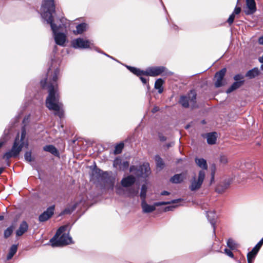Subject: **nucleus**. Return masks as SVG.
Masks as SVG:
<instances>
[{"label": "nucleus", "instance_id": "nucleus-44", "mask_svg": "<svg viewBox=\"0 0 263 263\" xmlns=\"http://www.w3.org/2000/svg\"><path fill=\"white\" fill-rule=\"evenodd\" d=\"M224 253L229 257H233V254L231 250H230L228 249H225Z\"/></svg>", "mask_w": 263, "mask_h": 263}, {"label": "nucleus", "instance_id": "nucleus-51", "mask_svg": "<svg viewBox=\"0 0 263 263\" xmlns=\"http://www.w3.org/2000/svg\"><path fill=\"white\" fill-rule=\"evenodd\" d=\"M258 42L260 44L263 45V36L259 38Z\"/></svg>", "mask_w": 263, "mask_h": 263}, {"label": "nucleus", "instance_id": "nucleus-60", "mask_svg": "<svg viewBox=\"0 0 263 263\" xmlns=\"http://www.w3.org/2000/svg\"><path fill=\"white\" fill-rule=\"evenodd\" d=\"M171 146V144H168V145H167V146H168V147Z\"/></svg>", "mask_w": 263, "mask_h": 263}, {"label": "nucleus", "instance_id": "nucleus-20", "mask_svg": "<svg viewBox=\"0 0 263 263\" xmlns=\"http://www.w3.org/2000/svg\"><path fill=\"white\" fill-rule=\"evenodd\" d=\"M184 178V174H176L171 178V181L174 183H179L183 181Z\"/></svg>", "mask_w": 263, "mask_h": 263}, {"label": "nucleus", "instance_id": "nucleus-39", "mask_svg": "<svg viewBox=\"0 0 263 263\" xmlns=\"http://www.w3.org/2000/svg\"><path fill=\"white\" fill-rule=\"evenodd\" d=\"M219 161L222 164H226L228 162V158L224 155H221L219 158Z\"/></svg>", "mask_w": 263, "mask_h": 263}, {"label": "nucleus", "instance_id": "nucleus-47", "mask_svg": "<svg viewBox=\"0 0 263 263\" xmlns=\"http://www.w3.org/2000/svg\"><path fill=\"white\" fill-rule=\"evenodd\" d=\"M140 77V80H141V81L143 82V83L144 84H146V82H147V79L145 78H143L142 77V76H139Z\"/></svg>", "mask_w": 263, "mask_h": 263}, {"label": "nucleus", "instance_id": "nucleus-22", "mask_svg": "<svg viewBox=\"0 0 263 263\" xmlns=\"http://www.w3.org/2000/svg\"><path fill=\"white\" fill-rule=\"evenodd\" d=\"M260 71L258 68H254L250 70L246 74V76L250 79H252L259 74Z\"/></svg>", "mask_w": 263, "mask_h": 263}, {"label": "nucleus", "instance_id": "nucleus-9", "mask_svg": "<svg viewBox=\"0 0 263 263\" xmlns=\"http://www.w3.org/2000/svg\"><path fill=\"white\" fill-rule=\"evenodd\" d=\"M136 170V167L135 166H132L130 167V172L134 173L135 175L138 176L142 177H146L150 174V167L148 163H144L140 166L139 170Z\"/></svg>", "mask_w": 263, "mask_h": 263}, {"label": "nucleus", "instance_id": "nucleus-27", "mask_svg": "<svg viewBox=\"0 0 263 263\" xmlns=\"http://www.w3.org/2000/svg\"><path fill=\"white\" fill-rule=\"evenodd\" d=\"M216 133H212L207 135V142L209 144H214L215 143L216 141Z\"/></svg>", "mask_w": 263, "mask_h": 263}, {"label": "nucleus", "instance_id": "nucleus-23", "mask_svg": "<svg viewBox=\"0 0 263 263\" xmlns=\"http://www.w3.org/2000/svg\"><path fill=\"white\" fill-rule=\"evenodd\" d=\"M87 28V24L85 23H81L76 27V30L73 31L75 34H82Z\"/></svg>", "mask_w": 263, "mask_h": 263}, {"label": "nucleus", "instance_id": "nucleus-38", "mask_svg": "<svg viewBox=\"0 0 263 263\" xmlns=\"http://www.w3.org/2000/svg\"><path fill=\"white\" fill-rule=\"evenodd\" d=\"M122 160L120 158H116L114 161V166L116 167H119L121 165Z\"/></svg>", "mask_w": 263, "mask_h": 263}, {"label": "nucleus", "instance_id": "nucleus-3", "mask_svg": "<svg viewBox=\"0 0 263 263\" xmlns=\"http://www.w3.org/2000/svg\"><path fill=\"white\" fill-rule=\"evenodd\" d=\"M41 15L47 23L50 25L51 28L54 31L55 26L53 23V13L55 12L54 0H43L41 9Z\"/></svg>", "mask_w": 263, "mask_h": 263}, {"label": "nucleus", "instance_id": "nucleus-8", "mask_svg": "<svg viewBox=\"0 0 263 263\" xmlns=\"http://www.w3.org/2000/svg\"><path fill=\"white\" fill-rule=\"evenodd\" d=\"M164 75H171L172 73L171 71L166 70V68L163 66L154 67L147 68L145 71V76H148L151 77H156L162 73Z\"/></svg>", "mask_w": 263, "mask_h": 263}, {"label": "nucleus", "instance_id": "nucleus-31", "mask_svg": "<svg viewBox=\"0 0 263 263\" xmlns=\"http://www.w3.org/2000/svg\"><path fill=\"white\" fill-rule=\"evenodd\" d=\"M240 86V83L239 82H235L232 85V86L229 89H228V90H227V92L228 93H230L233 90H235L236 89L239 88Z\"/></svg>", "mask_w": 263, "mask_h": 263}, {"label": "nucleus", "instance_id": "nucleus-32", "mask_svg": "<svg viewBox=\"0 0 263 263\" xmlns=\"http://www.w3.org/2000/svg\"><path fill=\"white\" fill-rule=\"evenodd\" d=\"M146 192H147V187H146V185H143L142 186L141 190V193H140V197L142 199V201L143 200L145 199Z\"/></svg>", "mask_w": 263, "mask_h": 263}, {"label": "nucleus", "instance_id": "nucleus-36", "mask_svg": "<svg viewBox=\"0 0 263 263\" xmlns=\"http://www.w3.org/2000/svg\"><path fill=\"white\" fill-rule=\"evenodd\" d=\"M8 133H6V131H5L4 136L0 139V148L8 140V138H7Z\"/></svg>", "mask_w": 263, "mask_h": 263}, {"label": "nucleus", "instance_id": "nucleus-33", "mask_svg": "<svg viewBox=\"0 0 263 263\" xmlns=\"http://www.w3.org/2000/svg\"><path fill=\"white\" fill-rule=\"evenodd\" d=\"M227 246L231 249H235L237 248V245L232 239H229L227 241Z\"/></svg>", "mask_w": 263, "mask_h": 263}, {"label": "nucleus", "instance_id": "nucleus-17", "mask_svg": "<svg viewBox=\"0 0 263 263\" xmlns=\"http://www.w3.org/2000/svg\"><path fill=\"white\" fill-rule=\"evenodd\" d=\"M28 228V226L26 222L23 221L20 226L16 232V234L17 236H22L25 232H26Z\"/></svg>", "mask_w": 263, "mask_h": 263}, {"label": "nucleus", "instance_id": "nucleus-26", "mask_svg": "<svg viewBox=\"0 0 263 263\" xmlns=\"http://www.w3.org/2000/svg\"><path fill=\"white\" fill-rule=\"evenodd\" d=\"M258 251L253 249L252 251L247 254V260L248 263H252L255 259Z\"/></svg>", "mask_w": 263, "mask_h": 263}, {"label": "nucleus", "instance_id": "nucleus-50", "mask_svg": "<svg viewBox=\"0 0 263 263\" xmlns=\"http://www.w3.org/2000/svg\"><path fill=\"white\" fill-rule=\"evenodd\" d=\"M214 181V172H213L211 174V184Z\"/></svg>", "mask_w": 263, "mask_h": 263}, {"label": "nucleus", "instance_id": "nucleus-13", "mask_svg": "<svg viewBox=\"0 0 263 263\" xmlns=\"http://www.w3.org/2000/svg\"><path fill=\"white\" fill-rule=\"evenodd\" d=\"M226 72V69L223 68L215 74V85L216 87H219L223 85V78Z\"/></svg>", "mask_w": 263, "mask_h": 263}, {"label": "nucleus", "instance_id": "nucleus-35", "mask_svg": "<svg viewBox=\"0 0 263 263\" xmlns=\"http://www.w3.org/2000/svg\"><path fill=\"white\" fill-rule=\"evenodd\" d=\"M13 232L12 227H10L8 228L4 232V237L5 238L9 237L12 234Z\"/></svg>", "mask_w": 263, "mask_h": 263}, {"label": "nucleus", "instance_id": "nucleus-48", "mask_svg": "<svg viewBox=\"0 0 263 263\" xmlns=\"http://www.w3.org/2000/svg\"><path fill=\"white\" fill-rule=\"evenodd\" d=\"M159 138L161 141H164L166 140V138L162 135L160 134L159 135Z\"/></svg>", "mask_w": 263, "mask_h": 263}, {"label": "nucleus", "instance_id": "nucleus-42", "mask_svg": "<svg viewBox=\"0 0 263 263\" xmlns=\"http://www.w3.org/2000/svg\"><path fill=\"white\" fill-rule=\"evenodd\" d=\"M138 193V189H131L129 190V194L131 196H134L136 195Z\"/></svg>", "mask_w": 263, "mask_h": 263}, {"label": "nucleus", "instance_id": "nucleus-37", "mask_svg": "<svg viewBox=\"0 0 263 263\" xmlns=\"http://www.w3.org/2000/svg\"><path fill=\"white\" fill-rule=\"evenodd\" d=\"M25 159L28 162H31L32 161V155L31 152H27L24 155Z\"/></svg>", "mask_w": 263, "mask_h": 263}, {"label": "nucleus", "instance_id": "nucleus-28", "mask_svg": "<svg viewBox=\"0 0 263 263\" xmlns=\"http://www.w3.org/2000/svg\"><path fill=\"white\" fill-rule=\"evenodd\" d=\"M17 247L16 245H13L10 249L9 252L7 255V258L8 260L10 259L16 253L17 251Z\"/></svg>", "mask_w": 263, "mask_h": 263}, {"label": "nucleus", "instance_id": "nucleus-57", "mask_svg": "<svg viewBox=\"0 0 263 263\" xmlns=\"http://www.w3.org/2000/svg\"><path fill=\"white\" fill-rule=\"evenodd\" d=\"M189 127H190V125H187L186 126V127H185V128H186V129H188V128H189Z\"/></svg>", "mask_w": 263, "mask_h": 263}, {"label": "nucleus", "instance_id": "nucleus-52", "mask_svg": "<svg viewBox=\"0 0 263 263\" xmlns=\"http://www.w3.org/2000/svg\"><path fill=\"white\" fill-rule=\"evenodd\" d=\"M161 195H170V193L168 192L167 191H163L161 193Z\"/></svg>", "mask_w": 263, "mask_h": 263}, {"label": "nucleus", "instance_id": "nucleus-24", "mask_svg": "<svg viewBox=\"0 0 263 263\" xmlns=\"http://www.w3.org/2000/svg\"><path fill=\"white\" fill-rule=\"evenodd\" d=\"M163 83L164 81L161 79H158L155 82V88L158 90L159 93H162L163 90L162 87Z\"/></svg>", "mask_w": 263, "mask_h": 263}, {"label": "nucleus", "instance_id": "nucleus-58", "mask_svg": "<svg viewBox=\"0 0 263 263\" xmlns=\"http://www.w3.org/2000/svg\"><path fill=\"white\" fill-rule=\"evenodd\" d=\"M260 68L263 70V64L261 65Z\"/></svg>", "mask_w": 263, "mask_h": 263}, {"label": "nucleus", "instance_id": "nucleus-10", "mask_svg": "<svg viewBox=\"0 0 263 263\" xmlns=\"http://www.w3.org/2000/svg\"><path fill=\"white\" fill-rule=\"evenodd\" d=\"M72 46L74 48L85 49L91 47V42L82 38H78L71 42Z\"/></svg>", "mask_w": 263, "mask_h": 263}, {"label": "nucleus", "instance_id": "nucleus-43", "mask_svg": "<svg viewBox=\"0 0 263 263\" xmlns=\"http://www.w3.org/2000/svg\"><path fill=\"white\" fill-rule=\"evenodd\" d=\"M235 15L232 13L228 19L227 22L230 25H231L233 23Z\"/></svg>", "mask_w": 263, "mask_h": 263}, {"label": "nucleus", "instance_id": "nucleus-55", "mask_svg": "<svg viewBox=\"0 0 263 263\" xmlns=\"http://www.w3.org/2000/svg\"><path fill=\"white\" fill-rule=\"evenodd\" d=\"M3 219H4V216H0V220H3Z\"/></svg>", "mask_w": 263, "mask_h": 263}, {"label": "nucleus", "instance_id": "nucleus-56", "mask_svg": "<svg viewBox=\"0 0 263 263\" xmlns=\"http://www.w3.org/2000/svg\"><path fill=\"white\" fill-rule=\"evenodd\" d=\"M238 76H236L234 78V79L236 80H238Z\"/></svg>", "mask_w": 263, "mask_h": 263}, {"label": "nucleus", "instance_id": "nucleus-34", "mask_svg": "<svg viewBox=\"0 0 263 263\" xmlns=\"http://www.w3.org/2000/svg\"><path fill=\"white\" fill-rule=\"evenodd\" d=\"M124 144L123 143H120L117 145L115 147V149L114 151V153L116 154H120L123 148Z\"/></svg>", "mask_w": 263, "mask_h": 263}, {"label": "nucleus", "instance_id": "nucleus-54", "mask_svg": "<svg viewBox=\"0 0 263 263\" xmlns=\"http://www.w3.org/2000/svg\"><path fill=\"white\" fill-rule=\"evenodd\" d=\"M3 171H4V168L3 167H1L0 168V175L2 173Z\"/></svg>", "mask_w": 263, "mask_h": 263}, {"label": "nucleus", "instance_id": "nucleus-21", "mask_svg": "<svg viewBox=\"0 0 263 263\" xmlns=\"http://www.w3.org/2000/svg\"><path fill=\"white\" fill-rule=\"evenodd\" d=\"M206 216L209 221L210 222L211 224H212L213 228L214 231H215V219L216 217L215 213L214 212H208L207 213Z\"/></svg>", "mask_w": 263, "mask_h": 263}, {"label": "nucleus", "instance_id": "nucleus-12", "mask_svg": "<svg viewBox=\"0 0 263 263\" xmlns=\"http://www.w3.org/2000/svg\"><path fill=\"white\" fill-rule=\"evenodd\" d=\"M256 9L255 0L246 1V6L243 8V11L246 14H253L256 11Z\"/></svg>", "mask_w": 263, "mask_h": 263}, {"label": "nucleus", "instance_id": "nucleus-41", "mask_svg": "<svg viewBox=\"0 0 263 263\" xmlns=\"http://www.w3.org/2000/svg\"><path fill=\"white\" fill-rule=\"evenodd\" d=\"M262 245L263 238L257 243V244L253 249L258 252Z\"/></svg>", "mask_w": 263, "mask_h": 263}, {"label": "nucleus", "instance_id": "nucleus-59", "mask_svg": "<svg viewBox=\"0 0 263 263\" xmlns=\"http://www.w3.org/2000/svg\"><path fill=\"white\" fill-rule=\"evenodd\" d=\"M47 74H48V75H49L50 74V71L49 70L48 71V73Z\"/></svg>", "mask_w": 263, "mask_h": 263}, {"label": "nucleus", "instance_id": "nucleus-11", "mask_svg": "<svg viewBox=\"0 0 263 263\" xmlns=\"http://www.w3.org/2000/svg\"><path fill=\"white\" fill-rule=\"evenodd\" d=\"M55 30H53L51 28L53 33L54 34V38L55 42L57 45L60 46H64L65 45V43L66 40V36L65 34L63 33H57V31L59 29V27L57 26L56 24H54Z\"/></svg>", "mask_w": 263, "mask_h": 263}, {"label": "nucleus", "instance_id": "nucleus-14", "mask_svg": "<svg viewBox=\"0 0 263 263\" xmlns=\"http://www.w3.org/2000/svg\"><path fill=\"white\" fill-rule=\"evenodd\" d=\"M54 205H52L46 210L39 216V220L43 222L47 220L53 214Z\"/></svg>", "mask_w": 263, "mask_h": 263}, {"label": "nucleus", "instance_id": "nucleus-40", "mask_svg": "<svg viewBox=\"0 0 263 263\" xmlns=\"http://www.w3.org/2000/svg\"><path fill=\"white\" fill-rule=\"evenodd\" d=\"M129 166V162L127 161H123V162H121V165L120 166V169L121 170H126L127 168V167Z\"/></svg>", "mask_w": 263, "mask_h": 263}, {"label": "nucleus", "instance_id": "nucleus-18", "mask_svg": "<svg viewBox=\"0 0 263 263\" xmlns=\"http://www.w3.org/2000/svg\"><path fill=\"white\" fill-rule=\"evenodd\" d=\"M44 151L48 152L55 156H59V153L57 149L52 145H46L43 147Z\"/></svg>", "mask_w": 263, "mask_h": 263}, {"label": "nucleus", "instance_id": "nucleus-5", "mask_svg": "<svg viewBox=\"0 0 263 263\" xmlns=\"http://www.w3.org/2000/svg\"><path fill=\"white\" fill-rule=\"evenodd\" d=\"M205 177V172L203 170L199 171L197 176L194 175L190 180L189 189L192 191H196L200 189Z\"/></svg>", "mask_w": 263, "mask_h": 263}, {"label": "nucleus", "instance_id": "nucleus-53", "mask_svg": "<svg viewBox=\"0 0 263 263\" xmlns=\"http://www.w3.org/2000/svg\"><path fill=\"white\" fill-rule=\"evenodd\" d=\"M158 110V108L157 107H155V108H153V109L152 111H153V112H156Z\"/></svg>", "mask_w": 263, "mask_h": 263}, {"label": "nucleus", "instance_id": "nucleus-4", "mask_svg": "<svg viewBox=\"0 0 263 263\" xmlns=\"http://www.w3.org/2000/svg\"><path fill=\"white\" fill-rule=\"evenodd\" d=\"M67 226L61 227L57 231L55 236L50 239L51 245L54 247H60L69 245L72 242V238L68 234H62L66 231Z\"/></svg>", "mask_w": 263, "mask_h": 263}, {"label": "nucleus", "instance_id": "nucleus-30", "mask_svg": "<svg viewBox=\"0 0 263 263\" xmlns=\"http://www.w3.org/2000/svg\"><path fill=\"white\" fill-rule=\"evenodd\" d=\"M77 204H74L71 206L68 207L66 208L61 213V215L64 214H70L72 212H73L75 209L76 208Z\"/></svg>", "mask_w": 263, "mask_h": 263}, {"label": "nucleus", "instance_id": "nucleus-25", "mask_svg": "<svg viewBox=\"0 0 263 263\" xmlns=\"http://www.w3.org/2000/svg\"><path fill=\"white\" fill-rule=\"evenodd\" d=\"M126 67L132 72L137 76L145 75V71L140 70L139 69L129 66H127Z\"/></svg>", "mask_w": 263, "mask_h": 263}, {"label": "nucleus", "instance_id": "nucleus-45", "mask_svg": "<svg viewBox=\"0 0 263 263\" xmlns=\"http://www.w3.org/2000/svg\"><path fill=\"white\" fill-rule=\"evenodd\" d=\"M240 12H241V8L236 7H235V8L232 13L235 15L239 14L240 13Z\"/></svg>", "mask_w": 263, "mask_h": 263}, {"label": "nucleus", "instance_id": "nucleus-46", "mask_svg": "<svg viewBox=\"0 0 263 263\" xmlns=\"http://www.w3.org/2000/svg\"><path fill=\"white\" fill-rule=\"evenodd\" d=\"M176 206H168L165 208L164 211L165 212L173 210Z\"/></svg>", "mask_w": 263, "mask_h": 263}, {"label": "nucleus", "instance_id": "nucleus-7", "mask_svg": "<svg viewBox=\"0 0 263 263\" xmlns=\"http://www.w3.org/2000/svg\"><path fill=\"white\" fill-rule=\"evenodd\" d=\"M179 201H180V199L174 200L171 201L167 202H158L155 203L154 205H149L146 202L145 200H143L141 202V206L143 212L148 213L154 211L156 209V206H158L171 203H177Z\"/></svg>", "mask_w": 263, "mask_h": 263}, {"label": "nucleus", "instance_id": "nucleus-6", "mask_svg": "<svg viewBox=\"0 0 263 263\" xmlns=\"http://www.w3.org/2000/svg\"><path fill=\"white\" fill-rule=\"evenodd\" d=\"M196 93L194 90H191L187 96H182L179 102L184 107L189 106L194 107L196 105Z\"/></svg>", "mask_w": 263, "mask_h": 263}, {"label": "nucleus", "instance_id": "nucleus-29", "mask_svg": "<svg viewBox=\"0 0 263 263\" xmlns=\"http://www.w3.org/2000/svg\"><path fill=\"white\" fill-rule=\"evenodd\" d=\"M155 160L156 162L157 166L162 169L164 167V163L162 158L158 155L156 156Z\"/></svg>", "mask_w": 263, "mask_h": 263}, {"label": "nucleus", "instance_id": "nucleus-16", "mask_svg": "<svg viewBox=\"0 0 263 263\" xmlns=\"http://www.w3.org/2000/svg\"><path fill=\"white\" fill-rule=\"evenodd\" d=\"M135 182V177L132 176H129L122 180L121 184L124 187H128L134 184Z\"/></svg>", "mask_w": 263, "mask_h": 263}, {"label": "nucleus", "instance_id": "nucleus-19", "mask_svg": "<svg viewBox=\"0 0 263 263\" xmlns=\"http://www.w3.org/2000/svg\"><path fill=\"white\" fill-rule=\"evenodd\" d=\"M195 162L197 165L202 170L205 171L208 169V165L206 161L203 158H196Z\"/></svg>", "mask_w": 263, "mask_h": 263}, {"label": "nucleus", "instance_id": "nucleus-15", "mask_svg": "<svg viewBox=\"0 0 263 263\" xmlns=\"http://www.w3.org/2000/svg\"><path fill=\"white\" fill-rule=\"evenodd\" d=\"M232 180L230 178L226 179L223 182H221L219 184L216 188V191L218 193H223L227 189H228L231 184L232 183Z\"/></svg>", "mask_w": 263, "mask_h": 263}, {"label": "nucleus", "instance_id": "nucleus-2", "mask_svg": "<svg viewBox=\"0 0 263 263\" xmlns=\"http://www.w3.org/2000/svg\"><path fill=\"white\" fill-rule=\"evenodd\" d=\"M26 136V129L25 127H23L21 130V137L20 138L19 134H18L11 149L4 155L3 158L4 159L8 160L12 157H17L24 146L26 148L28 147V142L27 139H25Z\"/></svg>", "mask_w": 263, "mask_h": 263}, {"label": "nucleus", "instance_id": "nucleus-49", "mask_svg": "<svg viewBox=\"0 0 263 263\" xmlns=\"http://www.w3.org/2000/svg\"><path fill=\"white\" fill-rule=\"evenodd\" d=\"M46 81H47V79H46V80H45L44 81L42 80V81H41V84L42 87L43 88L45 87V85H46V84L47 83Z\"/></svg>", "mask_w": 263, "mask_h": 263}, {"label": "nucleus", "instance_id": "nucleus-1", "mask_svg": "<svg viewBox=\"0 0 263 263\" xmlns=\"http://www.w3.org/2000/svg\"><path fill=\"white\" fill-rule=\"evenodd\" d=\"M59 70L57 69L54 71L52 79L48 82L47 88L48 96L46 100V107L54 111V114L60 118H62L64 114L63 104L60 102V96L57 83Z\"/></svg>", "mask_w": 263, "mask_h": 263}]
</instances>
